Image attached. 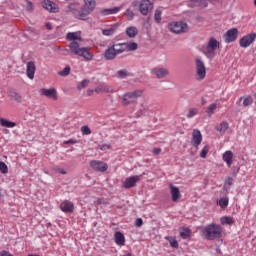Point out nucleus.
Listing matches in <instances>:
<instances>
[{"instance_id":"nucleus-1","label":"nucleus","mask_w":256,"mask_h":256,"mask_svg":"<svg viewBox=\"0 0 256 256\" xmlns=\"http://www.w3.org/2000/svg\"><path fill=\"white\" fill-rule=\"evenodd\" d=\"M67 41H71L69 44V49L73 55L78 57H83L85 61H93V53L89 52V47L80 48L79 42L81 41V34L79 32H68L66 35Z\"/></svg>"},{"instance_id":"nucleus-30","label":"nucleus","mask_w":256,"mask_h":256,"mask_svg":"<svg viewBox=\"0 0 256 256\" xmlns=\"http://www.w3.org/2000/svg\"><path fill=\"white\" fill-rule=\"evenodd\" d=\"M1 127H6L7 129H13V127H17V123L11 122L5 118H0Z\"/></svg>"},{"instance_id":"nucleus-34","label":"nucleus","mask_w":256,"mask_h":256,"mask_svg":"<svg viewBox=\"0 0 256 256\" xmlns=\"http://www.w3.org/2000/svg\"><path fill=\"white\" fill-rule=\"evenodd\" d=\"M180 237H182V239H189V237H191V230L189 228L182 229V231H180Z\"/></svg>"},{"instance_id":"nucleus-5","label":"nucleus","mask_w":256,"mask_h":256,"mask_svg":"<svg viewBox=\"0 0 256 256\" xmlns=\"http://www.w3.org/2000/svg\"><path fill=\"white\" fill-rule=\"evenodd\" d=\"M143 97V90H135L133 92H127L122 96V104L127 106L132 103H137V99Z\"/></svg>"},{"instance_id":"nucleus-48","label":"nucleus","mask_w":256,"mask_h":256,"mask_svg":"<svg viewBox=\"0 0 256 256\" xmlns=\"http://www.w3.org/2000/svg\"><path fill=\"white\" fill-rule=\"evenodd\" d=\"M171 247H173L174 249H177V247H179V242H177L176 239H172L169 241Z\"/></svg>"},{"instance_id":"nucleus-56","label":"nucleus","mask_w":256,"mask_h":256,"mask_svg":"<svg viewBox=\"0 0 256 256\" xmlns=\"http://www.w3.org/2000/svg\"><path fill=\"white\" fill-rule=\"evenodd\" d=\"M84 3L88 4V5H97V3L95 2V0H84Z\"/></svg>"},{"instance_id":"nucleus-29","label":"nucleus","mask_w":256,"mask_h":256,"mask_svg":"<svg viewBox=\"0 0 256 256\" xmlns=\"http://www.w3.org/2000/svg\"><path fill=\"white\" fill-rule=\"evenodd\" d=\"M112 47L117 55H121V53H125V51H127L125 43L113 44Z\"/></svg>"},{"instance_id":"nucleus-2","label":"nucleus","mask_w":256,"mask_h":256,"mask_svg":"<svg viewBox=\"0 0 256 256\" xmlns=\"http://www.w3.org/2000/svg\"><path fill=\"white\" fill-rule=\"evenodd\" d=\"M95 7L97 5L95 4H87V2H84V5L82 7H79V5L75 3H71L66 7V13H71L75 19H79L80 21H87L89 19V15L95 11Z\"/></svg>"},{"instance_id":"nucleus-37","label":"nucleus","mask_w":256,"mask_h":256,"mask_svg":"<svg viewBox=\"0 0 256 256\" xmlns=\"http://www.w3.org/2000/svg\"><path fill=\"white\" fill-rule=\"evenodd\" d=\"M127 51H137L138 45L137 42L125 43Z\"/></svg>"},{"instance_id":"nucleus-51","label":"nucleus","mask_w":256,"mask_h":256,"mask_svg":"<svg viewBox=\"0 0 256 256\" xmlns=\"http://www.w3.org/2000/svg\"><path fill=\"white\" fill-rule=\"evenodd\" d=\"M143 225V219L142 218H137L135 221V226L136 227H141Z\"/></svg>"},{"instance_id":"nucleus-53","label":"nucleus","mask_w":256,"mask_h":256,"mask_svg":"<svg viewBox=\"0 0 256 256\" xmlns=\"http://www.w3.org/2000/svg\"><path fill=\"white\" fill-rule=\"evenodd\" d=\"M147 109V106H142V109H140L137 112V117H141V115H143V111H145Z\"/></svg>"},{"instance_id":"nucleus-6","label":"nucleus","mask_w":256,"mask_h":256,"mask_svg":"<svg viewBox=\"0 0 256 256\" xmlns=\"http://www.w3.org/2000/svg\"><path fill=\"white\" fill-rule=\"evenodd\" d=\"M219 47V41L217 39L211 37L206 46L203 47V53L206 57H213V54Z\"/></svg>"},{"instance_id":"nucleus-24","label":"nucleus","mask_w":256,"mask_h":256,"mask_svg":"<svg viewBox=\"0 0 256 256\" xmlns=\"http://www.w3.org/2000/svg\"><path fill=\"white\" fill-rule=\"evenodd\" d=\"M118 27H119V25L113 24V25H111L109 28L103 29V30H102V34H103L105 37H111L112 35H115V33H116Z\"/></svg>"},{"instance_id":"nucleus-36","label":"nucleus","mask_w":256,"mask_h":256,"mask_svg":"<svg viewBox=\"0 0 256 256\" xmlns=\"http://www.w3.org/2000/svg\"><path fill=\"white\" fill-rule=\"evenodd\" d=\"M124 15L128 19V21H133V19H135V12H133L131 8L126 9Z\"/></svg>"},{"instance_id":"nucleus-8","label":"nucleus","mask_w":256,"mask_h":256,"mask_svg":"<svg viewBox=\"0 0 256 256\" xmlns=\"http://www.w3.org/2000/svg\"><path fill=\"white\" fill-rule=\"evenodd\" d=\"M139 12L141 15L147 16L151 11H153V3L151 0H142L138 2Z\"/></svg>"},{"instance_id":"nucleus-58","label":"nucleus","mask_w":256,"mask_h":256,"mask_svg":"<svg viewBox=\"0 0 256 256\" xmlns=\"http://www.w3.org/2000/svg\"><path fill=\"white\" fill-rule=\"evenodd\" d=\"M45 27H46V29H48V31H51V29H52V25H51L50 22H47V23L45 24Z\"/></svg>"},{"instance_id":"nucleus-35","label":"nucleus","mask_w":256,"mask_h":256,"mask_svg":"<svg viewBox=\"0 0 256 256\" xmlns=\"http://www.w3.org/2000/svg\"><path fill=\"white\" fill-rule=\"evenodd\" d=\"M71 74V66H66L62 71L58 72L60 77H68Z\"/></svg>"},{"instance_id":"nucleus-39","label":"nucleus","mask_w":256,"mask_h":256,"mask_svg":"<svg viewBox=\"0 0 256 256\" xmlns=\"http://www.w3.org/2000/svg\"><path fill=\"white\" fill-rule=\"evenodd\" d=\"M192 3L197 5L198 7H207L208 3L207 0H190Z\"/></svg>"},{"instance_id":"nucleus-62","label":"nucleus","mask_w":256,"mask_h":256,"mask_svg":"<svg viewBox=\"0 0 256 256\" xmlns=\"http://www.w3.org/2000/svg\"><path fill=\"white\" fill-rule=\"evenodd\" d=\"M227 205H229V198H225V207H227Z\"/></svg>"},{"instance_id":"nucleus-31","label":"nucleus","mask_w":256,"mask_h":256,"mask_svg":"<svg viewBox=\"0 0 256 256\" xmlns=\"http://www.w3.org/2000/svg\"><path fill=\"white\" fill-rule=\"evenodd\" d=\"M233 157L234 155L231 150L225 152V163L227 167H231L233 165Z\"/></svg>"},{"instance_id":"nucleus-14","label":"nucleus","mask_w":256,"mask_h":256,"mask_svg":"<svg viewBox=\"0 0 256 256\" xmlns=\"http://www.w3.org/2000/svg\"><path fill=\"white\" fill-rule=\"evenodd\" d=\"M90 166L92 169H94V171H100V173H105V171L108 169L107 163L97 160H92L90 162Z\"/></svg>"},{"instance_id":"nucleus-15","label":"nucleus","mask_w":256,"mask_h":256,"mask_svg":"<svg viewBox=\"0 0 256 256\" xmlns=\"http://www.w3.org/2000/svg\"><path fill=\"white\" fill-rule=\"evenodd\" d=\"M237 37H239V30H237V28H232L226 32L225 42L233 43L237 41Z\"/></svg>"},{"instance_id":"nucleus-47","label":"nucleus","mask_w":256,"mask_h":256,"mask_svg":"<svg viewBox=\"0 0 256 256\" xmlns=\"http://www.w3.org/2000/svg\"><path fill=\"white\" fill-rule=\"evenodd\" d=\"M33 9H34L33 2L28 0L26 10L28 11V13H32Z\"/></svg>"},{"instance_id":"nucleus-7","label":"nucleus","mask_w":256,"mask_h":256,"mask_svg":"<svg viewBox=\"0 0 256 256\" xmlns=\"http://www.w3.org/2000/svg\"><path fill=\"white\" fill-rule=\"evenodd\" d=\"M196 75L198 81H203L207 75V69L205 68V63L201 58L196 59Z\"/></svg>"},{"instance_id":"nucleus-21","label":"nucleus","mask_w":256,"mask_h":256,"mask_svg":"<svg viewBox=\"0 0 256 256\" xmlns=\"http://www.w3.org/2000/svg\"><path fill=\"white\" fill-rule=\"evenodd\" d=\"M238 103H242V106L247 108L253 105V97L251 95L242 96L239 98Z\"/></svg>"},{"instance_id":"nucleus-44","label":"nucleus","mask_w":256,"mask_h":256,"mask_svg":"<svg viewBox=\"0 0 256 256\" xmlns=\"http://www.w3.org/2000/svg\"><path fill=\"white\" fill-rule=\"evenodd\" d=\"M0 171L3 174L9 172V168L7 167V164H5V162H0Z\"/></svg>"},{"instance_id":"nucleus-22","label":"nucleus","mask_w":256,"mask_h":256,"mask_svg":"<svg viewBox=\"0 0 256 256\" xmlns=\"http://www.w3.org/2000/svg\"><path fill=\"white\" fill-rule=\"evenodd\" d=\"M237 173H239V167L238 166H233L231 168L232 177H228L226 179V185H229V187H231V185H233V183H235V177H237Z\"/></svg>"},{"instance_id":"nucleus-55","label":"nucleus","mask_w":256,"mask_h":256,"mask_svg":"<svg viewBox=\"0 0 256 256\" xmlns=\"http://www.w3.org/2000/svg\"><path fill=\"white\" fill-rule=\"evenodd\" d=\"M141 1H143V0H134L133 2H132V7H139V3H141Z\"/></svg>"},{"instance_id":"nucleus-45","label":"nucleus","mask_w":256,"mask_h":256,"mask_svg":"<svg viewBox=\"0 0 256 256\" xmlns=\"http://www.w3.org/2000/svg\"><path fill=\"white\" fill-rule=\"evenodd\" d=\"M98 149H100V151H107V150L111 149V145H109V144H100L98 146Z\"/></svg>"},{"instance_id":"nucleus-16","label":"nucleus","mask_w":256,"mask_h":256,"mask_svg":"<svg viewBox=\"0 0 256 256\" xmlns=\"http://www.w3.org/2000/svg\"><path fill=\"white\" fill-rule=\"evenodd\" d=\"M40 95H44V97H47L48 99H53L54 101H57V90L55 88L40 89Z\"/></svg>"},{"instance_id":"nucleus-54","label":"nucleus","mask_w":256,"mask_h":256,"mask_svg":"<svg viewBox=\"0 0 256 256\" xmlns=\"http://www.w3.org/2000/svg\"><path fill=\"white\" fill-rule=\"evenodd\" d=\"M0 256H13V254H11L9 251L3 250V251L0 253Z\"/></svg>"},{"instance_id":"nucleus-10","label":"nucleus","mask_w":256,"mask_h":256,"mask_svg":"<svg viewBox=\"0 0 256 256\" xmlns=\"http://www.w3.org/2000/svg\"><path fill=\"white\" fill-rule=\"evenodd\" d=\"M203 141V135L199 129H194L192 132V140L191 145L195 147V149H199L201 142Z\"/></svg>"},{"instance_id":"nucleus-49","label":"nucleus","mask_w":256,"mask_h":256,"mask_svg":"<svg viewBox=\"0 0 256 256\" xmlns=\"http://www.w3.org/2000/svg\"><path fill=\"white\" fill-rule=\"evenodd\" d=\"M235 223V220L231 217H225V225H233Z\"/></svg>"},{"instance_id":"nucleus-64","label":"nucleus","mask_w":256,"mask_h":256,"mask_svg":"<svg viewBox=\"0 0 256 256\" xmlns=\"http://www.w3.org/2000/svg\"><path fill=\"white\" fill-rule=\"evenodd\" d=\"M27 256H39V255H37V254H29Z\"/></svg>"},{"instance_id":"nucleus-23","label":"nucleus","mask_w":256,"mask_h":256,"mask_svg":"<svg viewBox=\"0 0 256 256\" xmlns=\"http://www.w3.org/2000/svg\"><path fill=\"white\" fill-rule=\"evenodd\" d=\"M95 93H113V87L107 84H100L94 89Z\"/></svg>"},{"instance_id":"nucleus-43","label":"nucleus","mask_w":256,"mask_h":256,"mask_svg":"<svg viewBox=\"0 0 256 256\" xmlns=\"http://www.w3.org/2000/svg\"><path fill=\"white\" fill-rule=\"evenodd\" d=\"M82 135H91V128L89 126H82L81 127Z\"/></svg>"},{"instance_id":"nucleus-11","label":"nucleus","mask_w":256,"mask_h":256,"mask_svg":"<svg viewBox=\"0 0 256 256\" xmlns=\"http://www.w3.org/2000/svg\"><path fill=\"white\" fill-rule=\"evenodd\" d=\"M141 181V176L134 175L126 178V180L123 182L124 189H131L133 187H136L137 183Z\"/></svg>"},{"instance_id":"nucleus-32","label":"nucleus","mask_w":256,"mask_h":256,"mask_svg":"<svg viewBox=\"0 0 256 256\" xmlns=\"http://www.w3.org/2000/svg\"><path fill=\"white\" fill-rule=\"evenodd\" d=\"M215 109H217V104L212 103L206 108L205 113L208 115V117H211L215 113Z\"/></svg>"},{"instance_id":"nucleus-50","label":"nucleus","mask_w":256,"mask_h":256,"mask_svg":"<svg viewBox=\"0 0 256 256\" xmlns=\"http://www.w3.org/2000/svg\"><path fill=\"white\" fill-rule=\"evenodd\" d=\"M217 205L222 207V209H225V198H220L219 201H217Z\"/></svg>"},{"instance_id":"nucleus-25","label":"nucleus","mask_w":256,"mask_h":256,"mask_svg":"<svg viewBox=\"0 0 256 256\" xmlns=\"http://www.w3.org/2000/svg\"><path fill=\"white\" fill-rule=\"evenodd\" d=\"M9 97L12 99V101H15V103H21L23 101V97L21 94L15 91V89L9 90Z\"/></svg>"},{"instance_id":"nucleus-12","label":"nucleus","mask_w":256,"mask_h":256,"mask_svg":"<svg viewBox=\"0 0 256 256\" xmlns=\"http://www.w3.org/2000/svg\"><path fill=\"white\" fill-rule=\"evenodd\" d=\"M151 75H154L156 79H165L169 75V69L155 67L151 70Z\"/></svg>"},{"instance_id":"nucleus-26","label":"nucleus","mask_w":256,"mask_h":256,"mask_svg":"<svg viewBox=\"0 0 256 256\" xmlns=\"http://www.w3.org/2000/svg\"><path fill=\"white\" fill-rule=\"evenodd\" d=\"M126 35L130 39H135V37H137V35H139V30L135 26H130V27L126 28Z\"/></svg>"},{"instance_id":"nucleus-18","label":"nucleus","mask_w":256,"mask_h":256,"mask_svg":"<svg viewBox=\"0 0 256 256\" xmlns=\"http://www.w3.org/2000/svg\"><path fill=\"white\" fill-rule=\"evenodd\" d=\"M60 209L63 213H73L75 206L73 205V202L65 200L60 204Z\"/></svg>"},{"instance_id":"nucleus-46","label":"nucleus","mask_w":256,"mask_h":256,"mask_svg":"<svg viewBox=\"0 0 256 256\" xmlns=\"http://www.w3.org/2000/svg\"><path fill=\"white\" fill-rule=\"evenodd\" d=\"M224 128H225V121H222L220 125L216 126V130H218L219 133H224L225 132Z\"/></svg>"},{"instance_id":"nucleus-60","label":"nucleus","mask_w":256,"mask_h":256,"mask_svg":"<svg viewBox=\"0 0 256 256\" xmlns=\"http://www.w3.org/2000/svg\"><path fill=\"white\" fill-rule=\"evenodd\" d=\"M91 95H93V90L92 89L87 90V96L91 97Z\"/></svg>"},{"instance_id":"nucleus-17","label":"nucleus","mask_w":256,"mask_h":256,"mask_svg":"<svg viewBox=\"0 0 256 256\" xmlns=\"http://www.w3.org/2000/svg\"><path fill=\"white\" fill-rule=\"evenodd\" d=\"M169 189H170L172 201H174V203H177V201L181 199V192L179 191V187L174 186L173 184H169Z\"/></svg>"},{"instance_id":"nucleus-28","label":"nucleus","mask_w":256,"mask_h":256,"mask_svg":"<svg viewBox=\"0 0 256 256\" xmlns=\"http://www.w3.org/2000/svg\"><path fill=\"white\" fill-rule=\"evenodd\" d=\"M114 238H115L116 245H120V246L125 245V235H123V233L115 232Z\"/></svg>"},{"instance_id":"nucleus-9","label":"nucleus","mask_w":256,"mask_h":256,"mask_svg":"<svg viewBox=\"0 0 256 256\" xmlns=\"http://www.w3.org/2000/svg\"><path fill=\"white\" fill-rule=\"evenodd\" d=\"M255 39L256 33H250L240 39L239 45L240 47H242V49H247V47H250L251 45H253V43H255Z\"/></svg>"},{"instance_id":"nucleus-40","label":"nucleus","mask_w":256,"mask_h":256,"mask_svg":"<svg viewBox=\"0 0 256 256\" xmlns=\"http://www.w3.org/2000/svg\"><path fill=\"white\" fill-rule=\"evenodd\" d=\"M89 83L90 81L87 79L82 80V82L77 86L78 91H81V89H85L86 87H88Z\"/></svg>"},{"instance_id":"nucleus-63","label":"nucleus","mask_w":256,"mask_h":256,"mask_svg":"<svg viewBox=\"0 0 256 256\" xmlns=\"http://www.w3.org/2000/svg\"><path fill=\"white\" fill-rule=\"evenodd\" d=\"M124 256H133V254L127 253V254H125Z\"/></svg>"},{"instance_id":"nucleus-38","label":"nucleus","mask_w":256,"mask_h":256,"mask_svg":"<svg viewBox=\"0 0 256 256\" xmlns=\"http://www.w3.org/2000/svg\"><path fill=\"white\" fill-rule=\"evenodd\" d=\"M130 73L126 69L119 70L117 72L118 79H126V77H129Z\"/></svg>"},{"instance_id":"nucleus-52","label":"nucleus","mask_w":256,"mask_h":256,"mask_svg":"<svg viewBox=\"0 0 256 256\" xmlns=\"http://www.w3.org/2000/svg\"><path fill=\"white\" fill-rule=\"evenodd\" d=\"M69 143H70L71 145H75V143H77V140H75V139H70V140L64 141V144H65V145H69Z\"/></svg>"},{"instance_id":"nucleus-3","label":"nucleus","mask_w":256,"mask_h":256,"mask_svg":"<svg viewBox=\"0 0 256 256\" xmlns=\"http://www.w3.org/2000/svg\"><path fill=\"white\" fill-rule=\"evenodd\" d=\"M221 233H223V229L219 224L211 223L206 225L202 229V237L207 239V241H215V239H221Z\"/></svg>"},{"instance_id":"nucleus-61","label":"nucleus","mask_w":256,"mask_h":256,"mask_svg":"<svg viewBox=\"0 0 256 256\" xmlns=\"http://www.w3.org/2000/svg\"><path fill=\"white\" fill-rule=\"evenodd\" d=\"M220 222L222 225H225V216L221 217Z\"/></svg>"},{"instance_id":"nucleus-27","label":"nucleus","mask_w":256,"mask_h":256,"mask_svg":"<svg viewBox=\"0 0 256 256\" xmlns=\"http://www.w3.org/2000/svg\"><path fill=\"white\" fill-rule=\"evenodd\" d=\"M121 11V8L119 7H113V8H107L100 11L101 15L107 16V15H115Z\"/></svg>"},{"instance_id":"nucleus-41","label":"nucleus","mask_w":256,"mask_h":256,"mask_svg":"<svg viewBox=\"0 0 256 256\" xmlns=\"http://www.w3.org/2000/svg\"><path fill=\"white\" fill-rule=\"evenodd\" d=\"M161 9H156L154 13V21L156 23H161Z\"/></svg>"},{"instance_id":"nucleus-13","label":"nucleus","mask_w":256,"mask_h":256,"mask_svg":"<svg viewBox=\"0 0 256 256\" xmlns=\"http://www.w3.org/2000/svg\"><path fill=\"white\" fill-rule=\"evenodd\" d=\"M42 7H44V9L50 13H59V5L51 0H44L42 2Z\"/></svg>"},{"instance_id":"nucleus-59","label":"nucleus","mask_w":256,"mask_h":256,"mask_svg":"<svg viewBox=\"0 0 256 256\" xmlns=\"http://www.w3.org/2000/svg\"><path fill=\"white\" fill-rule=\"evenodd\" d=\"M58 173H61V175H67V172L61 168L57 169Z\"/></svg>"},{"instance_id":"nucleus-4","label":"nucleus","mask_w":256,"mask_h":256,"mask_svg":"<svg viewBox=\"0 0 256 256\" xmlns=\"http://www.w3.org/2000/svg\"><path fill=\"white\" fill-rule=\"evenodd\" d=\"M168 29L169 31H171V33H175V35H181L189 31V25H187V23L183 21L170 22L168 24Z\"/></svg>"},{"instance_id":"nucleus-19","label":"nucleus","mask_w":256,"mask_h":256,"mask_svg":"<svg viewBox=\"0 0 256 256\" xmlns=\"http://www.w3.org/2000/svg\"><path fill=\"white\" fill-rule=\"evenodd\" d=\"M37 67L35 66V62L30 61L26 65V74L28 79H35V71Z\"/></svg>"},{"instance_id":"nucleus-57","label":"nucleus","mask_w":256,"mask_h":256,"mask_svg":"<svg viewBox=\"0 0 256 256\" xmlns=\"http://www.w3.org/2000/svg\"><path fill=\"white\" fill-rule=\"evenodd\" d=\"M153 153H154L155 155H159V154L161 153V148H154V149H153Z\"/></svg>"},{"instance_id":"nucleus-42","label":"nucleus","mask_w":256,"mask_h":256,"mask_svg":"<svg viewBox=\"0 0 256 256\" xmlns=\"http://www.w3.org/2000/svg\"><path fill=\"white\" fill-rule=\"evenodd\" d=\"M208 153H209V146H204V148L200 152V157L202 159H205V157H207Z\"/></svg>"},{"instance_id":"nucleus-20","label":"nucleus","mask_w":256,"mask_h":256,"mask_svg":"<svg viewBox=\"0 0 256 256\" xmlns=\"http://www.w3.org/2000/svg\"><path fill=\"white\" fill-rule=\"evenodd\" d=\"M117 57V52H115V48L113 46H110L108 49L104 52V59L106 61H113Z\"/></svg>"},{"instance_id":"nucleus-33","label":"nucleus","mask_w":256,"mask_h":256,"mask_svg":"<svg viewBox=\"0 0 256 256\" xmlns=\"http://www.w3.org/2000/svg\"><path fill=\"white\" fill-rule=\"evenodd\" d=\"M195 115H199V109L198 108H190L188 110V113L186 114L187 119H193Z\"/></svg>"}]
</instances>
